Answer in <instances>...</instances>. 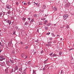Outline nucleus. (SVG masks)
Instances as JSON below:
<instances>
[{"instance_id":"14","label":"nucleus","mask_w":74,"mask_h":74,"mask_svg":"<svg viewBox=\"0 0 74 74\" xmlns=\"http://www.w3.org/2000/svg\"><path fill=\"white\" fill-rule=\"evenodd\" d=\"M0 58H4V56H0Z\"/></svg>"},{"instance_id":"36","label":"nucleus","mask_w":74,"mask_h":74,"mask_svg":"<svg viewBox=\"0 0 74 74\" xmlns=\"http://www.w3.org/2000/svg\"><path fill=\"white\" fill-rule=\"evenodd\" d=\"M21 44H23V42H21Z\"/></svg>"},{"instance_id":"45","label":"nucleus","mask_w":74,"mask_h":74,"mask_svg":"<svg viewBox=\"0 0 74 74\" xmlns=\"http://www.w3.org/2000/svg\"><path fill=\"white\" fill-rule=\"evenodd\" d=\"M54 25L55 26H56V24H54Z\"/></svg>"},{"instance_id":"50","label":"nucleus","mask_w":74,"mask_h":74,"mask_svg":"<svg viewBox=\"0 0 74 74\" xmlns=\"http://www.w3.org/2000/svg\"><path fill=\"white\" fill-rule=\"evenodd\" d=\"M73 47H74V44H73Z\"/></svg>"},{"instance_id":"10","label":"nucleus","mask_w":74,"mask_h":74,"mask_svg":"<svg viewBox=\"0 0 74 74\" xmlns=\"http://www.w3.org/2000/svg\"><path fill=\"white\" fill-rule=\"evenodd\" d=\"M5 60V58H0V61H2V60Z\"/></svg>"},{"instance_id":"23","label":"nucleus","mask_w":74,"mask_h":74,"mask_svg":"<svg viewBox=\"0 0 74 74\" xmlns=\"http://www.w3.org/2000/svg\"><path fill=\"white\" fill-rule=\"evenodd\" d=\"M59 55H61V54H62V52H59Z\"/></svg>"},{"instance_id":"6","label":"nucleus","mask_w":74,"mask_h":74,"mask_svg":"<svg viewBox=\"0 0 74 74\" xmlns=\"http://www.w3.org/2000/svg\"><path fill=\"white\" fill-rule=\"evenodd\" d=\"M8 23L9 25H11V21L10 20H8Z\"/></svg>"},{"instance_id":"22","label":"nucleus","mask_w":74,"mask_h":74,"mask_svg":"<svg viewBox=\"0 0 74 74\" xmlns=\"http://www.w3.org/2000/svg\"><path fill=\"white\" fill-rule=\"evenodd\" d=\"M47 26H50V25H51L50 23H49V24L48 25H47Z\"/></svg>"},{"instance_id":"42","label":"nucleus","mask_w":74,"mask_h":74,"mask_svg":"<svg viewBox=\"0 0 74 74\" xmlns=\"http://www.w3.org/2000/svg\"><path fill=\"white\" fill-rule=\"evenodd\" d=\"M49 44H51V42H49Z\"/></svg>"},{"instance_id":"48","label":"nucleus","mask_w":74,"mask_h":74,"mask_svg":"<svg viewBox=\"0 0 74 74\" xmlns=\"http://www.w3.org/2000/svg\"><path fill=\"white\" fill-rule=\"evenodd\" d=\"M72 49H70L69 50H71Z\"/></svg>"},{"instance_id":"53","label":"nucleus","mask_w":74,"mask_h":74,"mask_svg":"<svg viewBox=\"0 0 74 74\" xmlns=\"http://www.w3.org/2000/svg\"><path fill=\"white\" fill-rule=\"evenodd\" d=\"M66 0L67 1V0Z\"/></svg>"},{"instance_id":"3","label":"nucleus","mask_w":74,"mask_h":74,"mask_svg":"<svg viewBox=\"0 0 74 74\" xmlns=\"http://www.w3.org/2000/svg\"><path fill=\"white\" fill-rule=\"evenodd\" d=\"M6 7L7 8H11V6L9 5H6Z\"/></svg>"},{"instance_id":"49","label":"nucleus","mask_w":74,"mask_h":74,"mask_svg":"<svg viewBox=\"0 0 74 74\" xmlns=\"http://www.w3.org/2000/svg\"><path fill=\"white\" fill-rule=\"evenodd\" d=\"M60 28H62V27H60Z\"/></svg>"},{"instance_id":"20","label":"nucleus","mask_w":74,"mask_h":74,"mask_svg":"<svg viewBox=\"0 0 74 74\" xmlns=\"http://www.w3.org/2000/svg\"><path fill=\"white\" fill-rule=\"evenodd\" d=\"M66 28H67V29H69V26L68 25H67Z\"/></svg>"},{"instance_id":"38","label":"nucleus","mask_w":74,"mask_h":74,"mask_svg":"<svg viewBox=\"0 0 74 74\" xmlns=\"http://www.w3.org/2000/svg\"><path fill=\"white\" fill-rule=\"evenodd\" d=\"M33 73H34V74H35V71H34L33 72Z\"/></svg>"},{"instance_id":"33","label":"nucleus","mask_w":74,"mask_h":74,"mask_svg":"<svg viewBox=\"0 0 74 74\" xmlns=\"http://www.w3.org/2000/svg\"><path fill=\"white\" fill-rule=\"evenodd\" d=\"M28 19H29V21H30V18H28Z\"/></svg>"},{"instance_id":"13","label":"nucleus","mask_w":74,"mask_h":74,"mask_svg":"<svg viewBox=\"0 0 74 74\" xmlns=\"http://www.w3.org/2000/svg\"><path fill=\"white\" fill-rule=\"evenodd\" d=\"M19 71H22V68H20V69H19Z\"/></svg>"},{"instance_id":"7","label":"nucleus","mask_w":74,"mask_h":74,"mask_svg":"<svg viewBox=\"0 0 74 74\" xmlns=\"http://www.w3.org/2000/svg\"><path fill=\"white\" fill-rule=\"evenodd\" d=\"M4 63H5L4 62L1 63V66H4Z\"/></svg>"},{"instance_id":"12","label":"nucleus","mask_w":74,"mask_h":74,"mask_svg":"<svg viewBox=\"0 0 74 74\" xmlns=\"http://www.w3.org/2000/svg\"><path fill=\"white\" fill-rule=\"evenodd\" d=\"M45 29L46 30H48V28L47 27H45Z\"/></svg>"},{"instance_id":"46","label":"nucleus","mask_w":74,"mask_h":74,"mask_svg":"<svg viewBox=\"0 0 74 74\" xmlns=\"http://www.w3.org/2000/svg\"><path fill=\"white\" fill-rule=\"evenodd\" d=\"M26 58H27V56H26V58H25V59H26Z\"/></svg>"},{"instance_id":"43","label":"nucleus","mask_w":74,"mask_h":74,"mask_svg":"<svg viewBox=\"0 0 74 74\" xmlns=\"http://www.w3.org/2000/svg\"><path fill=\"white\" fill-rule=\"evenodd\" d=\"M1 45V42H0V45Z\"/></svg>"},{"instance_id":"16","label":"nucleus","mask_w":74,"mask_h":74,"mask_svg":"<svg viewBox=\"0 0 74 74\" xmlns=\"http://www.w3.org/2000/svg\"><path fill=\"white\" fill-rule=\"evenodd\" d=\"M23 21H25V20H26V18H23Z\"/></svg>"},{"instance_id":"39","label":"nucleus","mask_w":74,"mask_h":74,"mask_svg":"<svg viewBox=\"0 0 74 74\" xmlns=\"http://www.w3.org/2000/svg\"><path fill=\"white\" fill-rule=\"evenodd\" d=\"M50 40H52V38H50Z\"/></svg>"},{"instance_id":"5","label":"nucleus","mask_w":74,"mask_h":74,"mask_svg":"<svg viewBox=\"0 0 74 74\" xmlns=\"http://www.w3.org/2000/svg\"><path fill=\"white\" fill-rule=\"evenodd\" d=\"M57 8H56V7H55L54 8H53V11H57Z\"/></svg>"},{"instance_id":"19","label":"nucleus","mask_w":74,"mask_h":74,"mask_svg":"<svg viewBox=\"0 0 74 74\" xmlns=\"http://www.w3.org/2000/svg\"><path fill=\"white\" fill-rule=\"evenodd\" d=\"M18 66H16V70H18Z\"/></svg>"},{"instance_id":"47","label":"nucleus","mask_w":74,"mask_h":74,"mask_svg":"<svg viewBox=\"0 0 74 74\" xmlns=\"http://www.w3.org/2000/svg\"><path fill=\"white\" fill-rule=\"evenodd\" d=\"M11 10H12V8H11Z\"/></svg>"},{"instance_id":"2","label":"nucleus","mask_w":74,"mask_h":74,"mask_svg":"<svg viewBox=\"0 0 74 74\" xmlns=\"http://www.w3.org/2000/svg\"><path fill=\"white\" fill-rule=\"evenodd\" d=\"M70 5V3H68L65 5V7H69Z\"/></svg>"},{"instance_id":"18","label":"nucleus","mask_w":74,"mask_h":74,"mask_svg":"<svg viewBox=\"0 0 74 74\" xmlns=\"http://www.w3.org/2000/svg\"><path fill=\"white\" fill-rule=\"evenodd\" d=\"M41 19L42 20H45V18H41Z\"/></svg>"},{"instance_id":"26","label":"nucleus","mask_w":74,"mask_h":74,"mask_svg":"<svg viewBox=\"0 0 74 74\" xmlns=\"http://www.w3.org/2000/svg\"><path fill=\"white\" fill-rule=\"evenodd\" d=\"M34 17H36L37 16V14H34Z\"/></svg>"},{"instance_id":"25","label":"nucleus","mask_w":74,"mask_h":74,"mask_svg":"<svg viewBox=\"0 0 74 74\" xmlns=\"http://www.w3.org/2000/svg\"><path fill=\"white\" fill-rule=\"evenodd\" d=\"M16 4L17 5H18V2H16Z\"/></svg>"},{"instance_id":"51","label":"nucleus","mask_w":74,"mask_h":74,"mask_svg":"<svg viewBox=\"0 0 74 74\" xmlns=\"http://www.w3.org/2000/svg\"><path fill=\"white\" fill-rule=\"evenodd\" d=\"M46 61V60H45V62Z\"/></svg>"},{"instance_id":"29","label":"nucleus","mask_w":74,"mask_h":74,"mask_svg":"<svg viewBox=\"0 0 74 74\" xmlns=\"http://www.w3.org/2000/svg\"><path fill=\"white\" fill-rule=\"evenodd\" d=\"M23 56H23V54L21 55V57L22 58H23Z\"/></svg>"},{"instance_id":"37","label":"nucleus","mask_w":74,"mask_h":74,"mask_svg":"<svg viewBox=\"0 0 74 74\" xmlns=\"http://www.w3.org/2000/svg\"><path fill=\"white\" fill-rule=\"evenodd\" d=\"M1 47H4V45H1Z\"/></svg>"},{"instance_id":"4","label":"nucleus","mask_w":74,"mask_h":74,"mask_svg":"<svg viewBox=\"0 0 74 74\" xmlns=\"http://www.w3.org/2000/svg\"><path fill=\"white\" fill-rule=\"evenodd\" d=\"M42 8L43 9H45L46 8V6L45 5H43L42 6Z\"/></svg>"},{"instance_id":"32","label":"nucleus","mask_w":74,"mask_h":74,"mask_svg":"<svg viewBox=\"0 0 74 74\" xmlns=\"http://www.w3.org/2000/svg\"><path fill=\"white\" fill-rule=\"evenodd\" d=\"M57 36L58 37H59V35H57Z\"/></svg>"},{"instance_id":"8","label":"nucleus","mask_w":74,"mask_h":74,"mask_svg":"<svg viewBox=\"0 0 74 74\" xmlns=\"http://www.w3.org/2000/svg\"><path fill=\"white\" fill-rule=\"evenodd\" d=\"M10 13L11 11H10V10H8V14H10Z\"/></svg>"},{"instance_id":"34","label":"nucleus","mask_w":74,"mask_h":74,"mask_svg":"<svg viewBox=\"0 0 74 74\" xmlns=\"http://www.w3.org/2000/svg\"><path fill=\"white\" fill-rule=\"evenodd\" d=\"M43 51H42L41 52V53H43Z\"/></svg>"},{"instance_id":"17","label":"nucleus","mask_w":74,"mask_h":74,"mask_svg":"<svg viewBox=\"0 0 74 74\" xmlns=\"http://www.w3.org/2000/svg\"><path fill=\"white\" fill-rule=\"evenodd\" d=\"M28 25V23L27 22H26L25 24V25Z\"/></svg>"},{"instance_id":"41","label":"nucleus","mask_w":74,"mask_h":74,"mask_svg":"<svg viewBox=\"0 0 74 74\" xmlns=\"http://www.w3.org/2000/svg\"><path fill=\"white\" fill-rule=\"evenodd\" d=\"M61 73L62 74V73H63V72H62V71H61Z\"/></svg>"},{"instance_id":"24","label":"nucleus","mask_w":74,"mask_h":74,"mask_svg":"<svg viewBox=\"0 0 74 74\" xmlns=\"http://www.w3.org/2000/svg\"><path fill=\"white\" fill-rule=\"evenodd\" d=\"M52 54H53V53H51L49 54V55L50 56H51V55H52Z\"/></svg>"},{"instance_id":"28","label":"nucleus","mask_w":74,"mask_h":74,"mask_svg":"<svg viewBox=\"0 0 74 74\" xmlns=\"http://www.w3.org/2000/svg\"><path fill=\"white\" fill-rule=\"evenodd\" d=\"M28 48V47H25V49H27Z\"/></svg>"},{"instance_id":"9","label":"nucleus","mask_w":74,"mask_h":74,"mask_svg":"<svg viewBox=\"0 0 74 74\" xmlns=\"http://www.w3.org/2000/svg\"><path fill=\"white\" fill-rule=\"evenodd\" d=\"M57 56V54H54L52 56L53 57H54L55 56Z\"/></svg>"},{"instance_id":"30","label":"nucleus","mask_w":74,"mask_h":74,"mask_svg":"<svg viewBox=\"0 0 74 74\" xmlns=\"http://www.w3.org/2000/svg\"><path fill=\"white\" fill-rule=\"evenodd\" d=\"M26 3H24V5H26Z\"/></svg>"},{"instance_id":"40","label":"nucleus","mask_w":74,"mask_h":74,"mask_svg":"<svg viewBox=\"0 0 74 74\" xmlns=\"http://www.w3.org/2000/svg\"><path fill=\"white\" fill-rule=\"evenodd\" d=\"M10 62H12V63H13V62H13L12 61L10 60Z\"/></svg>"},{"instance_id":"11","label":"nucleus","mask_w":74,"mask_h":74,"mask_svg":"<svg viewBox=\"0 0 74 74\" xmlns=\"http://www.w3.org/2000/svg\"><path fill=\"white\" fill-rule=\"evenodd\" d=\"M47 21H45V22L44 23V24L45 25H46V24H47Z\"/></svg>"},{"instance_id":"21","label":"nucleus","mask_w":74,"mask_h":74,"mask_svg":"<svg viewBox=\"0 0 74 74\" xmlns=\"http://www.w3.org/2000/svg\"><path fill=\"white\" fill-rule=\"evenodd\" d=\"M49 34H50V32H49V33H47L46 35H48V36Z\"/></svg>"},{"instance_id":"1","label":"nucleus","mask_w":74,"mask_h":74,"mask_svg":"<svg viewBox=\"0 0 74 74\" xmlns=\"http://www.w3.org/2000/svg\"><path fill=\"white\" fill-rule=\"evenodd\" d=\"M63 16L64 17V19L66 20V19L67 18L68 16H69V15L67 14H64Z\"/></svg>"},{"instance_id":"52","label":"nucleus","mask_w":74,"mask_h":74,"mask_svg":"<svg viewBox=\"0 0 74 74\" xmlns=\"http://www.w3.org/2000/svg\"><path fill=\"white\" fill-rule=\"evenodd\" d=\"M38 42V41H37V42Z\"/></svg>"},{"instance_id":"35","label":"nucleus","mask_w":74,"mask_h":74,"mask_svg":"<svg viewBox=\"0 0 74 74\" xmlns=\"http://www.w3.org/2000/svg\"><path fill=\"white\" fill-rule=\"evenodd\" d=\"M13 34H15V32H14Z\"/></svg>"},{"instance_id":"31","label":"nucleus","mask_w":74,"mask_h":74,"mask_svg":"<svg viewBox=\"0 0 74 74\" xmlns=\"http://www.w3.org/2000/svg\"><path fill=\"white\" fill-rule=\"evenodd\" d=\"M31 21H32V22H33L34 21V19H33L31 20Z\"/></svg>"},{"instance_id":"27","label":"nucleus","mask_w":74,"mask_h":74,"mask_svg":"<svg viewBox=\"0 0 74 74\" xmlns=\"http://www.w3.org/2000/svg\"><path fill=\"white\" fill-rule=\"evenodd\" d=\"M30 3L29 2H28V4H29V5H30Z\"/></svg>"},{"instance_id":"15","label":"nucleus","mask_w":74,"mask_h":74,"mask_svg":"<svg viewBox=\"0 0 74 74\" xmlns=\"http://www.w3.org/2000/svg\"><path fill=\"white\" fill-rule=\"evenodd\" d=\"M34 3L36 4V5H38V3H36L35 2H34Z\"/></svg>"},{"instance_id":"44","label":"nucleus","mask_w":74,"mask_h":74,"mask_svg":"<svg viewBox=\"0 0 74 74\" xmlns=\"http://www.w3.org/2000/svg\"><path fill=\"white\" fill-rule=\"evenodd\" d=\"M1 51H2V50L1 49L0 50V52H1Z\"/></svg>"}]
</instances>
